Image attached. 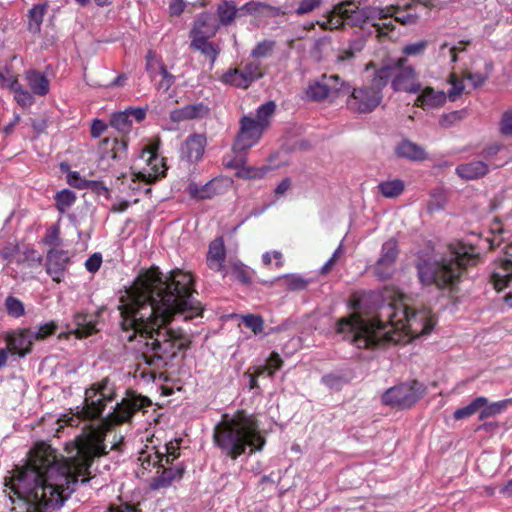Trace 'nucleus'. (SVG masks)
I'll use <instances>...</instances> for the list:
<instances>
[{
	"label": "nucleus",
	"mask_w": 512,
	"mask_h": 512,
	"mask_svg": "<svg viewBox=\"0 0 512 512\" xmlns=\"http://www.w3.org/2000/svg\"><path fill=\"white\" fill-rule=\"evenodd\" d=\"M102 151V158H111L113 160H121L126 158L128 139L126 136H122L121 139L117 138H104L100 142L99 146Z\"/></svg>",
	"instance_id": "nucleus-26"
},
{
	"label": "nucleus",
	"mask_w": 512,
	"mask_h": 512,
	"mask_svg": "<svg viewBox=\"0 0 512 512\" xmlns=\"http://www.w3.org/2000/svg\"><path fill=\"white\" fill-rule=\"evenodd\" d=\"M213 442L223 455L236 460L247 449L249 455L262 451L266 439L259 428L257 416L238 409L232 415L224 413L221 416L213 429Z\"/></svg>",
	"instance_id": "nucleus-5"
},
{
	"label": "nucleus",
	"mask_w": 512,
	"mask_h": 512,
	"mask_svg": "<svg viewBox=\"0 0 512 512\" xmlns=\"http://www.w3.org/2000/svg\"><path fill=\"white\" fill-rule=\"evenodd\" d=\"M141 157H147L148 165L150 166L149 172L140 171L135 174V177L139 181H143L147 184H152L165 177L167 167L163 160L158 158V147L156 145H148L142 149Z\"/></svg>",
	"instance_id": "nucleus-15"
},
{
	"label": "nucleus",
	"mask_w": 512,
	"mask_h": 512,
	"mask_svg": "<svg viewBox=\"0 0 512 512\" xmlns=\"http://www.w3.org/2000/svg\"><path fill=\"white\" fill-rule=\"evenodd\" d=\"M28 87V93L32 98V105L35 103V96L45 97L50 92V80L37 69H28L23 75Z\"/></svg>",
	"instance_id": "nucleus-20"
},
{
	"label": "nucleus",
	"mask_w": 512,
	"mask_h": 512,
	"mask_svg": "<svg viewBox=\"0 0 512 512\" xmlns=\"http://www.w3.org/2000/svg\"><path fill=\"white\" fill-rule=\"evenodd\" d=\"M0 88L8 89L13 93L14 100L22 109H28L32 106V98L28 90L19 82L18 75L10 70L0 72Z\"/></svg>",
	"instance_id": "nucleus-16"
},
{
	"label": "nucleus",
	"mask_w": 512,
	"mask_h": 512,
	"mask_svg": "<svg viewBox=\"0 0 512 512\" xmlns=\"http://www.w3.org/2000/svg\"><path fill=\"white\" fill-rule=\"evenodd\" d=\"M240 10L244 11L246 14L257 17L272 18L286 15V12L282 10V8L259 1H249L242 5Z\"/></svg>",
	"instance_id": "nucleus-30"
},
{
	"label": "nucleus",
	"mask_w": 512,
	"mask_h": 512,
	"mask_svg": "<svg viewBox=\"0 0 512 512\" xmlns=\"http://www.w3.org/2000/svg\"><path fill=\"white\" fill-rule=\"evenodd\" d=\"M86 189H90L92 192L96 193L97 195L109 196V193H110L109 189L101 181H91V180H89Z\"/></svg>",
	"instance_id": "nucleus-63"
},
{
	"label": "nucleus",
	"mask_w": 512,
	"mask_h": 512,
	"mask_svg": "<svg viewBox=\"0 0 512 512\" xmlns=\"http://www.w3.org/2000/svg\"><path fill=\"white\" fill-rule=\"evenodd\" d=\"M450 84L452 85L451 89L449 90L447 97H449V99L451 101H455L457 97H459L463 91H464V84H463V81L459 78H457V76L455 74H451L450 75V80H449Z\"/></svg>",
	"instance_id": "nucleus-56"
},
{
	"label": "nucleus",
	"mask_w": 512,
	"mask_h": 512,
	"mask_svg": "<svg viewBox=\"0 0 512 512\" xmlns=\"http://www.w3.org/2000/svg\"><path fill=\"white\" fill-rule=\"evenodd\" d=\"M4 306L7 314L11 317L19 318L25 313L23 302L12 295H9L5 299Z\"/></svg>",
	"instance_id": "nucleus-47"
},
{
	"label": "nucleus",
	"mask_w": 512,
	"mask_h": 512,
	"mask_svg": "<svg viewBox=\"0 0 512 512\" xmlns=\"http://www.w3.org/2000/svg\"><path fill=\"white\" fill-rule=\"evenodd\" d=\"M226 249L222 237L215 238L210 244L206 256V263L209 269L216 272L225 270Z\"/></svg>",
	"instance_id": "nucleus-25"
},
{
	"label": "nucleus",
	"mask_w": 512,
	"mask_h": 512,
	"mask_svg": "<svg viewBox=\"0 0 512 512\" xmlns=\"http://www.w3.org/2000/svg\"><path fill=\"white\" fill-rule=\"evenodd\" d=\"M263 77L261 64L250 61L240 67L230 68L220 78L221 82L237 88L247 89L253 82Z\"/></svg>",
	"instance_id": "nucleus-12"
},
{
	"label": "nucleus",
	"mask_w": 512,
	"mask_h": 512,
	"mask_svg": "<svg viewBox=\"0 0 512 512\" xmlns=\"http://www.w3.org/2000/svg\"><path fill=\"white\" fill-rule=\"evenodd\" d=\"M470 43V40H461L457 43V45L449 48L450 59L452 63H456L458 61V53L465 51Z\"/></svg>",
	"instance_id": "nucleus-59"
},
{
	"label": "nucleus",
	"mask_w": 512,
	"mask_h": 512,
	"mask_svg": "<svg viewBox=\"0 0 512 512\" xmlns=\"http://www.w3.org/2000/svg\"><path fill=\"white\" fill-rule=\"evenodd\" d=\"M351 85L342 81L337 74L322 75L321 79L308 85L306 95L313 101H323L327 98H338L347 95Z\"/></svg>",
	"instance_id": "nucleus-11"
},
{
	"label": "nucleus",
	"mask_w": 512,
	"mask_h": 512,
	"mask_svg": "<svg viewBox=\"0 0 512 512\" xmlns=\"http://www.w3.org/2000/svg\"><path fill=\"white\" fill-rule=\"evenodd\" d=\"M276 42L274 40H263L254 47L251 52V56L255 58H264L272 54Z\"/></svg>",
	"instance_id": "nucleus-48"
},
{
	"label": "nucleus",
	"mask_w": 512,
	"mask_h": 512,
	"mask_svg": "<svg viewBox=\"0 0 512 512\" xmlns=\"http://www.w3.org/2000/svg\"><path fill=\"white\" fill-rule=\"evenodd\" d=\"M207 138L204 134L189 135L181 149V157L189 163L199 162L204 154Z\"/></svg>",
	"instance_id": "nucleus-22"
},
{
	"label": "nucleus",
	"mask_w": 512,
	"mask_h": 512,
	"mask_svg": "<svg viewBox=\"0 0 512 512\" xmlns=\"http://www.w3.org/2000/svg\"><path fill=\"white\" fill-rule=\"evenodd\" d=\"M167 464L163 463V466H157L160 470L157 471V475L152 478L151 488L154 490L160 488L169 487L174 481L182 479L185 473V467L183 464L176 465L174 467H166Z\"/></svg>",
	"instance_id": "nucleus-23"
},
{
	"label": "nucleus",
	"mask_w": 512,
	"mask_h": 512,
	"mask_svg": "<svg viewBox=\"0 0 512 512\" xmlns=\"http://www.w3.org/2000/svg\"><path fill=\"white\" fill-rule=\"evenodd\" d=\"M268 376L273 377L275 372L282 368L283 360L277 352H272L267 359Z\"/></svg>",
	"instance_id": "nucleus-57"
},
{
	"label": "nucleus",
	"mask_w": 512,
	"mask_h": 512,
	"mask_svg": "<svg viewBox=\"0 0 512 512\" xmlns=\"http://www.w3.org/2000/svg\"><path fill=\"white\" fill-rule=\"evenodd\" d=\"M73 324L75 326L73 333L80 339L87 338L98 331L96 328V317L91 314L76 313L74 315Z\"/></svg>",
	"instance_id": "nucleus-31"
},
{
	"label": "nucleus",
	"mask_w": 512,
	"mask_h": 512,
	"mask_svg": "<svg viewBox=\"0 0 512 512\" xmlns=\"http://www.w3.org/2000/svg\"><path fill=\"white\" fill-rule=\"evenodd\" d=\"M425 387L417 380L391 387L382 396L385 405L406 409L413 406L424 394Z\"/></svg>",
	"instance_id": "nucleus-10"
},
{
	"label": "nucleus",
	"mask_w": 512,
	"mask_h": 512,
	"mask_svg": "<svg viewBox=\"0 0 512 512\" xmlns=\"http://www.w3.org/2000/svg\"><path fill=\"white\" fill-rule=\"evenodd\" d=\"M323 3V0H298V6L295 9V14L303 16L318 9Z\"/></svg>",
	"instance_id": "nucleus-53"
},
{
	"label": "nucleus",
	"mask_w": 512,
	"mask_h": 512,
	"mask_svg": "<svg viewBox=\"0 0 512 512\" xmlns=\"http://www.w3.org/2000/svg\"><path fill=\"white\" fill-rule=\"evenodd\" d=\"M399 252L398 241L395 238H390L383 243L380 257L373 268L377 278L387 280L392 277Z\"/></svg>",
	"instance_id": "nucleus-13"
},
{
	"label": "nucleus",
	"mask_w": 512,
	"mask_h": 512,
	"mask_svg": "<svg viewBox=\"0 0 512 512\" xmlns=\"http://www.w3.org/2000/svg\"><path fill=\"white\" fill-rule=\"evenodd\" d=\"M116 392L108 377L100 382L92 384L85 391L84 405L76 407V413L81 420H93L99 418L107 402L114 400Z\"/></svg>",
	"instance_id": "nucleus-8"
},
{
	"label": "nucleus",
	"mask_w": 512,
	"mask_h": 512,
	"mask_svg": "<svg viewBox=\"0 0 512 512\" xmlns=\"http://www.w3.org/2000/svg\"><path fill=\"white\" fill-rule=\"evenodd\" d=\"M448 250L449 255L438 259L418 258L415 268L423 286H435L439 290L456 293L465 270L480 260V254L473 245L456 242L449 244Z\"/></svg>",
	"instance_id": "nucleus-4"
},
{
	"label": "nucleus",
	"mask_w": 512,
	"mask_h": 512,
	"mask_svg": "<svg viewBox=\"0 0 512 512\" xmlns=\"http://www.w3.org/2000/svg\"><path fill=\"white\" fill-rule=\"evenodd\" d=\"M110 124L118 130L122 136H126L132 129V120L125 111L113 114Z\"/></svg>",
	"instance_id": "nucleus-44"
},
{
	"label": "nucleus",
	"mask_w": 512,
	"mask_h": 512,
	"mask_svg": "<svg viewBox=\"0 0 512 512\" xmlns=\"http://www.w3.org/2000/svg\"><path fill=\"white\" fill-rule=\"evenodd\" d=\"M218 31L217 26H211L209 23V16L206 14L198 16L193 22L192 28L189 32L191 40L197 38H210L214 37Z\"/></svg>",
	"instance_id": "nucleus-35"
},
{
	"label": "nucleus",
	"mask_w": 512,
	"mask_h": 512,
	"mask_svg": "<svg viewBox=\"0 0 512 512\" xmlns=\"http://www.w3.org/2000/svg\"><path fill=\"white\" fill-rule=\"evenodd\" d=\"M427 40H420L415 43L407 44L402 48V53L405 56H420L423 55L428 47Z\"/></svg>",
	"instance_id": "nucleus-54"
},
{
	"label": "nucleus",
	"mask_w": 512,
	"mask_h": 512,
	"mask_svg": "<svg viewBox=\"0 0 512 512\" xmlns=\"http://www.w3.org/2000/svg\"><path fill=\"white\" fill-rule=\"evenodd\" d=\"M487 404V398L484 396L476 397L467 406L455 410L453 417L455 420H462L471 417L480 411L481 407Z\"/></svg>",
	"instance_id": "nucleus-41"
},
{
	"label": "nucleus",
	"mask_w": 512,
	"mask_h": 512,
	"mask_svg": "<svg viewBox=\"0 0 512 512\" xmlns=\"http://www.w3.org/2000/svg\"><path fill=\"white\" fill-rule=\"evenodd\" d=\"M506 258L501 261L497 271L490 276L494 289L501 291L512 283V243L505 247Z\"/></svg>",
	"instance_id": "nucleus-21"
},
{
	"label": "nucleus",
	"mask_w": 512,
	"mask_h": 512,
	"mask_svg": "<svg viewBox=\"0 0 512 512\" xmlns=\"http://www.w3.org/2000/svg\"><path fill=\"white\" fill-rule=\"evenodd\" d=\"M58 329V325L54 321L44 323L38 327L36 332L31 331V335L34 340L41 341L45 340L51 335H54Z\"/></svg>",
	"instance_id": "nucleus-49"
},
{
	"label": "nucleus",
	"mask_w": 512,
	"mask_h": 512,
	"mask_svg": "<svg viewBox=\"0 0 512 512\" xmlns=\"http://www.w3.org/2000/svg\"><path fill=\"white\" fill-rule=\"evenodd\" d=\"M499 131L504 136H512V108L503 112L499 122Z\"/></svg>",
	"instance_id": "nucleus-55"
},
{
	"label": "nucleus",
	"mask_w": 512,
	"mask_h": 512,
	"mask_svg": "<svg viewBox=\"0 0 512 512\" xmlns=\"http://www.w3.org/2000/svg\"><path fill=\"white\" fill-rule=\"evenodd\" d=\"M212 186L213 181L202 186H198L196 183H191L189 185V194L192 198L210 199L215 195V191L212 189Z\"/></svg>",
	"instance_id": "nucleus-46"
},
{
	"label": "nucleus",
	"mask_w": 512,
	"mask_h": 512,
	"mask_svg": "<svg viewBox=\"0 0 512 512\" xmlns=\"http://www.w3.org/2000/svg\"><path fill=\"white\" fill-rule=\"evenodd\" d=\"M185 7V0H170L168 7L170 16H180L184 12Z\"/></svg>",
	"instance_id": "nucleus-62"
},
{
	"label": "nucleus",
	"mask_w": 512,
	"mask_h": 512,
	"mask_svg": "<svg viewBox=\"0 0 512 512\" xmlns=\"http://www.w3.org/2000/svg\"><path fill=\"white\" fill-rule=\"evenodd\" d=\"M67 182L76 189H86L89 180L83 179L78 172L72 171L67 175Z\"/></svg>",
	"instance_id": "nucleus-58"
},
{
	"label": "nucleus",
	"mask_w": 512,
	"mask_h": 512,
	"mask_svg": "<svg viewBox=\"0 0 512 512\" xmlns=\"http://www.w3.org/2000/svg\"><path fill=\"white\" fill-rule=\"evenodd\" d=\"M489 171L484 161L463 163L456 167V174L463 180H474L485 176Z\"/></svg>",
	"instance_id": "nucleus-32"
},
{
	"label": "nucleus",
	"mask_w": 512,
	"mask_h": 512,
	"mask_svg": "<svg viewBox=\"0 0 512 512\" xmlns=\"http://www.w3.org/2000/svg\"><path fill=\"white\" fill-rule=\"evenodd\" d=\"M157 63L159 65V73L161 75V80L157 83L156 87L158 90L166 92L173 85L175 78L171 73L168 72L163 62L157 61Z\"/></svg>",
	"instance_id": "nucleus-50"
},
{
	"label": "nucleus",
	"mask_w": 512,
	"mask_h": 512,
	"mask_svg": "<svg viewBox=\"0 0 512 512\" xmlns=\"http://www.w3.org/2000/svg\"><path fill=\"white\" fill-rule=\"evenodd\" d=\"M164 450V452L155 450L153 455L141 452L139 460L142 466L147 469L149 466H163V463L170 465L180 456L179 443L169 442L165 444Z\"/></svg>",
	"instance_id": "nucleus-18"
},
{
	"label": "nucleus",
	"mask_w": 512,
	"mask_h": 512,
	"mask_svg": "<svg viewBox=\"0 0 512 512\" xmlns=\"http://www.w3.org/2000/svg\"><path fill=\"white\" fill-rule=\"evenodd\" d=\"M380 10L385 11L381 13V15H379V18H377L376 21H372L371 27L374 28L376 36L379 39H382L385 37H389L390 34L395 30L396 20L394 14H397V11H399V9L394 5H390L386 7H380Z\"/></svg>",
	"instance_id": "nucleus-24"
},
{
	"label": "nucleus",
	"mask_w": 512,
	"mask_h": 512,
	"mask_svg": "<svg viewBox=\"0 0 512 512\" xmlns=\"http://www.w3.org/2000/svg\"><path fill=\"white\" fill-rule=\"evenodd\" d=\"M60 234V224L57 222L46 230L45 235L42 238V243L49 246L50 249H56V247L60 246L62 243Z\"/></svg>",
	"instance_id": "nucleus-45"
},
{
	"label": "nucleus",
	"mask_w": 512,
	"mask_h": 512,
	"mask_svg": "<svg viewBox=\"0 0 512 512\" xmlns=\"http://www.w3.org/2000/svg\"><path fill=\"white\" fill-rule=\"evenodd\" d=\"M151 405L149 398L128 395L117 403L102 424L87 426L73 442L66 445L68 453L75 452L68 459L58 454L49 444L37 443L28 454L27 463L17 467L5 479V485L13 496V512H44L47 508H58L64 499V485L67 488L78 482L87 483L92 478L90 468L95 459L108 454L105 445L106 431L113 425L130 421L133 415Z\"/></svg>",
	"instance_id": "nucleus-2"
},
{
	"label": "nucleus",
	"mask_w": 512,
	"mask_h": 512,
	"mask_svg": "<svg viewBox=\"0 0 512 512\" xmlns=\"http://www.w3.org/2000/svg\"><path fill=\"white\" fill-rule=\"evenodd\" d=\"M407 62L406 57H400L377 69L378 83H381L384 87L391 83L392 89L396 92H420L421 84L418 81L417 73L412 66L407 65Z\"/></svg>",
	"instance_id": "nucleus-7"
},
{
	"label": "nucleus",
	"mask_w": 512,
	"mask_h": 512,
	"mask_svg": "<svg viewBox=\"0 0 512 512\" xmlns=\"http://www.w3.org/2000/svg\"><path fill=\"white\" fill-rule=\"evenodd\" d=\"M276 105L273 101L262 104L256 112L255 123L266 130L270 125V118L275 113Z\"/></svg>",
	"instance_id": "nucleus-42"
},
{
	"label": "nucleus",
	"mask_w": 512,
	"mask_h": 512,
	"mask_svg": "<svg viewBox=\"0 0 512 512\" xmlns=\"http://www.w3.org/2000/svg\"><path fill=\"white\" fill-rule=\"evenodd\" d=\"M221 273L223 277L231 276L233 279L245 285L252 283V272L240 261H235L230 263L229 266H225L224 272Z\"/></svg>",
	"instance_id": "nucleus-37"
},
{
	"label": "nucleus",
	"mask_w": 512,
	"mask_h": 512,
	"mask_svg": "<svg viewBox=\"0 0 512 512\" xmlns=\"http://www.w3.org/2000/svg\"><path fill=\"white\" fill-rule=\"evenodd\" d=\"M47 10V4L34 5L28 13V31L32 34H38L41 31V25Z\"/></svg>",
	"instance_id": "nucleus-38"
},
{
	"label": "nucleus",
	"mask_w": 512,
	"mask_h": 512,
	"mask_svg": "<svg viewBox=\"0 0 512 512\" xmlns=\"http://www.w3.org/2000/svg\"><path fill=\"white\" fill-rule=\"evenodd\" d=\"M106 512H141V510L136 505L123 503L119 506L111 504Z\"/></svg>",
	"instance_id": "nucleus-64"
},
{
	"label": "nucleus",
	"mask_w": 512,
	"mask_h": 512,
	"mask_svg": "<svg viewBox=\"0 0 512 512\" xmlns=\"http://www.w3.org/2000/svg\"><path fill=\"white\" fill-rule=\"evenodd\" d=\"M242 322L244 326L251 329L254 334H259L264 329V320L259 315L247 314L242 317Z\"/></svg>",
	"instance_id": "nucleus-51"
},
{
	"label": "nucleus",
	"mask_w": 512,
	"mask_h": 512,
	"mask_svg": "<svg viewBox=\"0 0 512 512\" xmlns=\"http://www.w3.org/2000/svg\"><path fill=\"white\" fill-rule=\"evenodd\" d=\"M208 39L209 38H197L191 40L190 48L201 52L202 55L209 59L211 66H213L221 52V48L218 44Z\"/></svg>",
	"instance_id": "nucleus-36"
},
{
	"label": "nucleus",
	"mask_w": 512,
	"mask_h": 512,
	"mask_svg": "<svg viewBox=\"0 0 512 512\" xmlns=\"http://www.w3.org/2000/svg\"><path fill=\"white\" fill-rule=\"evenodd\" d=\"M512 404V399H504L501 401L485 404L480 409L479 420H484L503 413Z\"/></svg>",
	"instance_id": "nucleus-40"
},
{
	"label": "nucleus",
	"mask_w": 512,
	"mask_h": 512,
	"mask_svg": "<svg viewBox=\"0 0 512 512\" xmlns=\"http://www.w3.org/2000/svg\"><path fill=\"white\" fill-rule=\"evenodd\" d=\"M395 153L398 157L406 158L410 161H423L427 159L425 149L409 140L401 141L397 145Z\"/></svg>",
	"instance_id": "nucleus-33"
},
{
	"label": "nucleus",
	"mask_w": 512,
	"mask_h": 512,
	"mask_svg": "<svg viewBox=\"0 0 512 512\" xmlns=\"http://www.w3.org/2000/svg\"><path fill=\"white\" fill-rule=\"evenodd\" d=\"M242 12L240 8H237L236 4L232 0H222L217 4L216 15L219 24L222 26H230L234 23L235 19Z\"/></svg>",
	"instance_id": "nucleus-34"
},
{
	"label": "nucleus",
	"mask_w": 512,
	"mask_h": 512,
	"mask_svg": "<svg viewBox=\"0 0 512 512\" xmlns=\"http://www.w3.org/2000/svg\"><path fill=\"white\" fill-rule=\"evenodd\" d=\"M70 257L67 251L61 249H49L46 254V273L56 283H60L65 275Z\"/></svg>",
	"instance_id": "nucleus-17"
},
{
	"label": "nucleus",
	"mask_w": 512,
	"mask_h": 512,
	"mask_svg": "<svg viewBox=\"0 0 512 512\" xmlns=\"http://www.w3.org/2000/svg\"><path fill=\"white\" fill-rule=\"evenodd\" d=\"M420 91L415 100V105L423 110L442 107L446 102L447 95L444 91H436L432 87H425Z\"/></svg>",
	"instance_id": "nucleus-29"
},
{
	"label": "nucleus",
	"mask_w": 512,
	"mask_h": 512,
	"mask_svg": "<svg viewBox=\"0 0 512 512\" xmlns=\"http://www.w3.org/2000/svg\"><path fill=\"white\" fill-rule=\"evenodd\" d=\"M268 172V167H242L237 175L243 179H261Z\"/></svg>",
	"instance_id": "nucleus-52"
},
{
	"label": "nucleus",
	"mask_w": 512,
	"mask_h": 512,
	"mask_svg": "<svg viewBox=\"0 0 512 512\" xmlns=\"http://www.w3.org/2000/svg\"><path fill=\"white\" fill-rule=\"evenodd\" d=\"M435 325L430 310H416L403 304L380 307L372 319L353 313L338 319L335 332L360 349H375L383 343L395 341L391 330H403L413 337L429 334Z\"/></svg>",
	"instance_id": "nucleus-3"
},
{
	"label": "nucleus",
	"mask_w": 512,
	"mask_h": 512,
	"mask_svg": "<svg viewBox=\"0 0 512 512\" xmlns=\"http://www.w3.org/2000/svg\"><path fill=\"white\" fill-rule=\"evenodd\" d=\"M264 129L250 116L240 119V129L233 144L235 152H244L254 146L262 137Z\"/></svg>",
	"instance_id": "nucleus-14"
},
{
	"label": "nucleus",
	"mask_w": 512,
	"mask_h": 512,
	"mask_svg": "<svg viewBox=\"0 0 512 512\" xmlns=\"http://www.w3.org/2000/svg\"><path fill=\"white\" fill-rule=\"evenodd\" d=\"M101 263H102V257L100 254L98 253H95L93 255H91L85 262V267L86 269L91 272V273H95L96 271L99 270L100 266H101Z\"/></svg>",
	"instance_id": "nucleus-61"
},
{
	"label": "nucleus",
	"mask_w": 512,
	"mask_h": 512,
	"mask_svg": "<svg viewBox=\"0 0 512 512\" xmlns=\"http://www.w3.org/2000/svg\"><path fill=\"white\" fill-rule=\"evenodd\" d=\"M420 4L425 7L433 6L431 0H412L410 3L404 5L403 7L399 5H394L399 9V11H397V14H394L396 22L402 25L416 24L420 18V15L416 12V8Z\"/></svg>",
	"instance_id": "nucleus-28"
},
{
	"label": "nucleus",
	"mask_w": 512,
	"mask_h": 512,
	"mask_svg": "<svg viewBox=\"0 0 512 512\" xmlns=\"http://www.w3.org/2000/svg\"><path fill=\"white\" fill-rule=\"evenodd\" d=\"M385 10L376 6L360 7L354 1L346 0L336 4L326 14V20L317 21L322 30H340L346 27L365 30Z\"/></svg>",
	"instance_id": "nucleus-6"
},
{
	"label": "nucleus",
	"mask_w": 512,
	"mask_h": 512,
	"mask_svg": "<svg viewBox=\"0 0 512 512\" xmlns=\"http://www.w3.org/2000/svg\"><path fill=\"white\" fill-rule=\"evenodd\" d=\"M54 199L57 210L63 214L75 203L76 195L71 190L63 189L56 193Z\"/></svg>",
	"instance_id": "nucleus-43"
},
{
	"label": "nucleus",
	"mask_w": 512,
	"mask_h": 512,
	"mask_svg": "<svg viewBox=\"0 0 512 512\" xmlns=\"http://www.w3.org/2000/svg\"><path fill=\"white\" fill-rule=\"evenodd\" d=\"M384 86L377 81V73L370 80L369 84L359 88H352L347 96V107L349 110L357 113H371L381 103Z\"/></svg>",
	"instance_id": "nucleus-9"
},
{
	"label": "nucleus",
	"mask_w": 512,
	"mask_h": 512,
	"mask_svg": "<svg viewBox=\"0 0 512 512\" xmlns=\"http://www.w3.org/2000/svg\"><path fill=\"white\" fill-rule=\"evenodd\" d=\"M286 282L292 290H302L307 286V281L305 279L295 275L286 276Z\"/></svg>",
	"instance_id": "nucleus-60"
},
{
	"label": "nucleus",
	"mask_w": 512,
	"mask_h": 512,
	"mask_svg": "<svg viewBox=\"0 0 512 512\" xmlns=\"http://www.w3.org/2000/svg\"><path fill=\"white\" fill-rule=\"evenodd\" d=\"M405 189V183L401 179L382 181L378 184V190L385 198H397Z\"/></svg>",
	"instance_id": "nucleus-39"
},
{
	"label": "nucleus",
	"mask_w": 512,
	"mask_h": 512,
	"mask_svg": "<svg viewBox=\"0 0 512 512\" xmlns=\"http://www.w3.org/2000/svg\"><path fill=\"white\" fill-rule=\"evenodd\" d=\"M197 294L190 272L174 269L164 276L157 266L139 271L120 297L118 310L122 331L131 332L127 340L140 337L145 364L165 367L190 348V336L169 324L176 315H182L185 321L202 316L204 306L196 299Z\"/></svg>",
	"instance_id": "nucleus-1"
},
{
	"label": "nucleus",
	"mask_w": 512,
	"mask_h": 512,
	"mask_svg": "<svg viewBox=\"0 0 512 512\" xmlns=\"http://www.w3.org/2000/svg\"><path fill=\"white\" fill-rule=\"evenodd\" d=\"M33 340L31 330L28 328L9 333L6 336V350L8 353L16 354L21 358L25 357L32 351Z\"/></svg>",
	"instance_id": "nucleus-19"
},
{
	"label": "nucleus",
	"mask_w": 512,
	"mask_h": 512,
	"mask_svg": "<svg viewBox=\"0 0 512 512\" xmlns=\"http://www.w3.org/2000/svg\"><path fill=\"white\" fill-rule=\"evenodd\" d=\"M210 112L209 107L204 103L189 104L170 112V119L173 122L200 119L206 117Z\"/></svg>",
	"instance_id": "nucleus-27"
}]
</instances>
